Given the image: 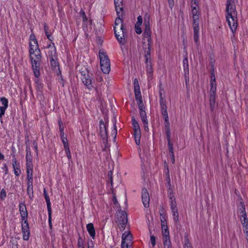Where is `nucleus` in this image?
I'll return each instance as SVG.
<instances>
[{
    "mask_svg": "<svg viewBox=\"0 0 248 248\" xmlns=\"http://www.w3.org/2000/svg\"><path fill=\"white\" fill-rule=\"evenodd\" d=\"M30 59L34 75L36 78L40 76V66L42 61V55L39 48L38 42L33 34L30 36Z\"/></svg>",
    "mask_w": 248,
    "mask_h": 248,
    "instance_id": "obj_1",
    "label": "nucleus"
},
{
    "mask_svg": "<svg viewBox=\"0 0 248 248\" xmlns=\"http://www.w3.org/2000/svg\"><path fill=\"white\" fill-rule=\"evenodd\" d=\"M144 26L143 41H144V42L143 43L145 44V46H147V47H144L145 49H147L145 50L146 52L145 55L146 72L148 77H151L153 72L150 56V51L152 41L151 37V31L150 28V17L148 15H145L144 17Z\"/></svg>",
    "mask_w": 248,
    "mask_h": 248,
    "instance_id": "obj_2",
    "label": "nucleus"
},
{
    "mask_svg": "<svg viewBox=\"0 0 248 248\" xmlns=\"http://www.w3.org/2000/svg\"><path fill=\"white\" fill-rule=\"evenodd\" d=\"M123 0H114L115 7L118 17L116 19L113 27L115 37L118 41L121 44L124 43L125 31L123 24V20L120 16L123 14Z\"/></svg>",
    "mask_w": 248,
    "mask_h": 248,
    "instance_id": "obj_3",
    "label": "nucleus"
},
{
    "mask_svg": "<svg viewBox=\"0 0 248 248\" xmlns=\"http://www.w3.org/2000/svg\"><path fill=\"white\" fill-rule=\"evenodd\" d=\"M226 19L232 31L234 33L238 26L237 11L234 0H227L226 3Z\"/></svg>",
    "mask_w": 248,
    "mask_h": 248,
    "instance_id": "obj_4",
    "label": "nucleus"
},
{
    "mask_svg": "<svg viewBox=\"0 0 248 248\" xmlns=\"http://www.w3.org/2000/svg\"><path fill=\"white\" fill-rule=\"evenodd\" d=\"M99 58L101 70L104 73L108 74L110 70V63L106 53L99 51Z\"/></svg>",
    "mask_w": 248,
    "mask_h": 248,
    "instance_id": "obj_5",
    "label": "nucleus"
},
{
    "mask_svg": "<svg viewBox=\"0 0 248 248\" xmlns=\"http://www.w3.org/2000/svg\"><path fill=\"white\" fill-rule=\"evenodd\" d=\"M119 208L116 213L117 220L116 222L121 225L120 226V230L124 231L125 228V225L127 222V215L125 211L121 210L119 205Z\"/></svg>",
    "mask_w": 248,
    "mask_h": 248,
    "instance_id": "obj_6",
    "label": "nucleus"
},
{
    "mask_svg": "<svg viewBox=\"0 0 248 248\" xmlns=\"http://www.w3.org/2000/svg\"><path fill=\"white\" fill-rule=\"evenodd\" d=\"M132 238L130 232H125L122 236V248H132Z\"/></svg>",
    "mask_w": 248,
    "mask_h": 248,
    "instance_id": "obj_7",
    "label": "nucleus"
},
{
    "mask_svg": "<svg viewBox=\"0 0 248 248\" xmlns=\"http://www.w3.org/2000/svg\"><path fill=\"white\" fill-rule=\"evenodd\" d=\"M141 199L144 206L146 208L148 207L149 206L150 197L147 189L145 187L142 190Z\"/></svg>",
    "mask_w": 248,
    "mask_h": 248,
    "instance_id": "obj_8",
    "label": "nucleus"
},
{
    "mask_svg": "<svg viewBox=\"0 0 248 248\" xmlns=\"http://www.w3.org/2000/svg\"><path fill=\"white\" fill-rule=\"evenodd\" d=\"M82 77L81 78L83 83L89 89H91L93 87L92 85V78L88 73L87 74H81Z\"/></svg>",
    "mask_w": 248,
    "mask_h": 248,
    "instance_id": "obj_9",
    "label": "nucleus"
},
{
    "mask_svg": "<svg viewBox=\"0 0 248 248\" xmlns=\"http://www.w3.org/2000/svg\"><path fill=\"white\" fill-rule=\"evenodd\" d=\"M12 166L14 169V174L16 176H19L21 174L20 164L17 162L15 155L12 159Z\"/></svg>",
    "mask_w": 248,
    "mask_h": 248,
    "instance_id": "obj_10",
    "label": "nucleus"
},
{
    "mask_svg": "<svg viewBox=\"0 0 248 248\" xmlns=\"http://www.w3.org/2000/svg\"><path fill=\"white\" fill-rule=\"evenodd\" d=\"M19 212L22 220L27 219L28 213L25 203L21 202L19 204Z\"/></svg>",
    "mask_w": 248,
    "mask_h": 248,
    "instance_id": "obj_11",
    "label": "nucleus"
},
{
    "mask_svg": "<svg viewBox=\"0 0 248 248\" xmlns=\"http://www.w3.org/2000/svg\"><path fill=\"white\" fill-rule=\"evenodd\" d=\"M142 23V17L139 16L137 17V21L135 25V31L137 34H140L142 32V30L140 27Z\"/></svg>",
    "mask_w": 248,
    "mask_h": 248,
    "instance_id": "obj_12",
    "label": "nucleus"
},
{
    "mask_svg": "<svg viewBox=\"0 0 248 248\" xmlns=\"http://www.w3.org/2000/svg\"><path fill=\"white\" fill-rule=\"evenodd\" d=\"M141 121L144 125V130L145 131L148 132L149 130L148 127V122L147 119L146 114L145 112H142L140 114Z\"/></svg>",
    "mask_w": 248,
    "mask_h": 248,
    "instance_id": "obj_13",
    "label": "nucleus"
},
{
    "mask_svg": "<svg viewBox=\"0 0 248 248\" xmlns=\"http://www.w3.org/2000/svg\"><path fill=\"white\" fill-rule=\"evenodd\" d=\"M100 133L101 137L103 139H107L108 137L107 128L105 124L102 122L100 123Z\"/></svg>",
    "mask_w": 248,
    "mask_h": 248,
    "instance_id": "obj_14",
    "label": "nucleus"
},
{
    "mask_svg": "<svg viewBox=\"0 0 248 248\" xmlns=\"http://www.w3.org/2000/svg\"><path fill=\"white\" fill-rule=\"evenodd\" d=\"M86 227L89 234L93 239H94L95 235V231L93 224L92 223H90L87 225Z\"/></svg>",
    "mask_w": 248,
    "mask_h": 248,
    "instance_id": "obj_15",
    "label": "nucleus"
},
{
    "mask_svg": "<svg viewBox=\"0 0 248 248\" xmlns=\"http://www.w3.org/2000/svg\"><path fill=\"white\" fill-rule=\"evenodd\" d=\"M134 136L136 144L139 145L140 144V139L141 137V132L140 128L134 129Z\"/></svg>",
    "mask_w": 248,
    "mask_h": 248,
    "instance_id": "obj_16",
    "label": "nucleus"
},
{
    "mask_svg": "<svg viewBox=\"0 0 248 248\" xmlns=\"http://www.w3.org/2000/svg\"><path fill=\"white\" fill-rule=\"evenodd\" d=\"M26 164H32V155H31V151L30 147H26Z\"/></svg>",
    "mask_w": 248,
    "mask_h": 248,
    "instance_id": "obj_17",
    "label": "nucleus"
},
{
    "mask_svg": "<svg viewBox=\"0 0 248 248\" xmlns=\"http://www.w3.org/2000/svg\"><path fill=\"white\" fill-rule=\"evenodd\" d=\"M44 31L45 32V34L46 36L47 39L49 41H52L53 40L54 38L52 36V33L49 30L48 26L45 23L44 24Z\"/></svg>",
    "mask_w": 248,
    "mask_h": 248,
    "instance_id": "obj_18",
    "label": "nucleus"
},
{
    "mask_svg": "<svg viewBox=\"0 0 248 248\" xmlns=\"http://www.w3.org/2000/svg\"><path fill=\"white\" fill-rule=\"evenodd\" d=\"M160 94V105L161 107V111L167 110V107L166 105V101L163 99L161 91L159 92Z\"/></svg>",
    "mask_w": 248,
    "mask_h": 248,
    "instance_id": "obj_19",
    "label": "nucleus"
},
{
    "mask_svg": "<svg viewBox=\"0 0 248 248\" xmlns=\"http://www.w3.org/2000/svg\"><path fill=\"white\" fill-rule=\"evenodd\" d=\"M183 67L185 76L189 75L188 61L187 57H185L183 60Z\"/></svg>",
    "mask_w": 248,
    "mask_h": 248,
    "instance_id": "obj_20",
    "label": "nucleus"
},
{
    "mask_svg": "<svg viewBox=\"0 0 248 248\" xmlns=\"http://www.w3.org/2000/svg\"><path fill=\"white\" fill-rule=\"evenodd\" d=\"M21 229L22 233H24V232H30L29 225L27 219L22 220Z\"/></svg>",
    "mask_w": 248,
    "mask_h": 248,
    "instance_id": "obj_21",
    "label": "nucleus"
},
{
    "mask_svg": "<svg viewBox=\"0 0 248 248\" xmlns=\"http://www.w3.org/2000/svg\"><path fill=\"white\" fill-rule=\"evenodd\" d=\"M26 172L27 177H30L32 176L33 172V164H26Z\"/></svg>",
    "mask_w": 248,
    "mask_h": 248,
    "instance_id": "obj_22",
    "label": "nucleus"
},
{
    "mask_svg": "<svg viewBox=\"0 0 248 248\" xmlns=\"http://www.w3.org/2000/svg\"><path fill=\"white\" fill-rule=\"evenodd\" d=\"M44 195L46 202L47 210L51 209L50 199L45 188H44Z\"/></svg>",
    "mask_w": 248,
    "mask_h": 248,
    "instance_id": "obj_23",
    "label": "nucleus"
},
{
    "mask_svg": "<svg viewBox=\"0 0 248 248\" xmlns=\"http://www.w3.org/2000/svg\"><path fill=\"white\" fill-rule=\"evenodd\" d=\"M191 15L193 21H197L199 20L200 12L199 9L191 10Z\"/></svg>",
    "mask_w": 248,
    "mask_h": 248,
    "instance_id": "obj_24",
    "label": "nucleus"
},
{
    "mask_svg": "<svg viewBox=\"0 0 248 248\" xmlns=\"http://www.w3.org/2000/svg\"><path fill=\"white\" fill-rule=\"evenodd\" d=\"M164 248H172L171 243L170 237L165 238L163 240Z\"/></svg>",
    "mask_w": 248,
    "mask_h": 248,
    "instance_id": "obj_25",
    "label": "nucleus"
},
{
    "mask_svg": "<svg viewBox=\"0 0 248 248\" xmlns=\"http://www.w3.org/2000/svg\"><path fill=\"white\" fill-rule=\"evenodd\" d=\"M49 51L48 52V55L49 58H51L52 61H53V57H56L57 51L56 47H52V48L49 49Z\"/></svg>",
    "mask_w": 248,
    "mask_h": 248,
    "instance_id": "obj_26",
    "label": "nucleus"
},
{
    "mask_svg": "<svg viewBox=\"0 0 248 248\" xmlns=\"http://www.w3.org/2000/svg\"><path fill=\"white\" fill-rule=\"evenodd\" d=\"M162 115H163L166 126H169L170 125V123L169 121V116L168 114L167 110L161 111Z\"/></svg>",
    "mask_w": 248,
    "mask_h": 248,
    "instance_id": "obj_27",
    "label": "nucleus"
},
{
    "mask_svg": "<svg viewBox=\"0 0 248 248\" xmlns=\"http://www.w3.org/2000/svg\"><path fill=\"white\" fill-rule=\"evenodd\" d=\"M216 95H210V106L212 110L214 109L215 106Z\"/></svg>",
    "mask_w": 248,
    "mask_h": 248,
    "instance_id": "obj_28",
    "label": "nucleus"
},
{
    "mask_svg": "<svg viewBox=\"0 0 248 248\" xmlns=\"http://www.w3.org/2000/svg\"><path fill=\"white\" fill-rule=\"evenodd\" d=\"M240 220L243 227L248 226V218L247 215L240 216Z\"/></svg>",
    "mask_w": 248,
    "mask_h": 248,
    "instance_id": "obj_29",
    "label": "nucleus"
},
{
    "mask_svg": "<svg viewBox=\"0 0 248 248\" xmlns=\"http://www.w3.org/2000/svg\"><path fill=\"white\" fill-rule=\"evenodd\" d=\"M193 27L194 33H199V20L193 21Z\"/></svg>",
    "mask_w": 248,
    "mask_h": 248,
    "instance_id": "obj_30",
    "label": "nucleus"
},
{
    "mask_svg": "<svg viewBox=\"0 0 248 248\" xmlns=\"http://www.w3.org/2000/svg\"><path fill=\"white\" fill-rule=\"evenodd\" d=\"M210 95H216L217 86L216 83H210Z\"/></svg>",
    "mask_w": 248,
    "mask_h": 248,
    "instance_id": "obj_31",
    "label": "nucleus"
},
{
    "mask_svg": "<svg viewBox=\"0 0 248 248\" xmlns=\"http://www.w3.org/2000/svg\"><path fill=\"white\" fill-rule=\"evenodd\" d=\"M162 230L163 240H164L166 237L167 238L170 237L169 232V229H168V226L167 227V228H166V227L162 228Z\"/></svg>",
    "mask_w": 248,
    "mask_h": 248,
    "instance_id": "obj_32",
    "label": "nucleus"
},
{
    "mask_svg": "<svg viewBox=\"0 0 248 248\" xmlns=\"http://www.w3.org/2000/svg\"><path fill=\"white\" fill-rule=\"evenodd\" d=\"M112 172L111 170L108 171L107 175V183L108 185H110L112 186L113 185L112 182Z\"/></svg>",
    "mask_w": 248,
    "mask_h": 248,
    "instance_id": "obj_33",
    "label": "nucleus"
},
{
    "mask_svg": "<svg viewBox=\"0 0 248 248\" xmlns=\"http://www.w3.org/2000/svg\"><path fill=\"white\" fill-rule=\"evenodd\" d=\"M137 103L139 105V108L140 109V113H141L142 112H145L144 110V107L142 103L141 98L140 97L139 98V100H137Z\"/></svg>",
    "mask_w": 248,
    "mask_h": 248,
    "instance_id": "obj_34",
    "label": "nucleus"
},
{
    "mask_svg": "<svg viewBox=\"0 0 248 248\" xmlns=\"http://www.w3.org/2000/svg\"><path fill=\"white\" fill-rule=\"evenodd\" d=\"M173 219L175 224L179 222V213L178 210L172 211Z\"/></svg>",
    "mask_w": 248,
    "mask_h": 248,
    "instance_id": "obj_35",
    "label": "nucleus"
},
{
    "mask_svg": "<svg viewBox=\"0 0 248 248\" xmlns=\"http://www.w3.org/2000/svg\"><path fill=\"white\" fill-rule=\"evenodd\" d=\"M172 191H173V190L172 189V187H169V188L168 189V196L169 197L170 201H174L175 200V198L174 197V196L173 195Z\"/></svg>",
    "mask_w": 248,
    "mask_h": 248,
    "instance_id": "obj_36",
    "label": "nucleus"
},
{
    "mask_svg": "<svg viewBox=\"0 0 248 248\" xmlns=\"http://www.w3.org/2000/svg\"><path fill=\"white\" fill-rule=\"evenodd\" d=\"M191 10L199 9L198 0H192L191 4Z\"/></svg>",
    "mask_w": 248,
    "mask_h": 248,
    "instance_id": "obj_37",
    "label": "nucleus"
},
{
    "mask_svg": "<svg viewBox=\"0 0 248 248\" xmlns=\"http://www.w3.org/2000/svg\"><path fill=\"white\" fill-rule=\"evenodd\" d=\"M0 101L3 105L2 107L7 108L8 106V100L4 97H2L0 98Z\"/></svg>",
    "mask_w": 248,
    "mask_h": 248,
    "instance_id": "obj_38",
    "label": "nucleus"
},
{
    "mask_svg": "<svg viewBox=\"0 0 248 248\" xmlns=\"http://www.w3.org/2000/svg\"><path fill=\"white\" fill-rule=\"evenodd\" d=\"M185 246L184 248H191V244L189 242L188 236L185 235L184 237Z\"/></svg>",
    "mask_w": 248,
    "mask_h": 248,
    "instance_id": "obj_39",
    "label": "nucleus"
},
{
    "mask_svg": "<svg viewBox=\"0 0 248 248\" xmlns=\"http://www.w3.org/2000/svg\"><path fill=\"white\" fill-rule=\"evenodd\" d=\"M78 248H84L83 240L79 233H78Z\"/></svg>",
    "mask_w": 248,
    "mask_h": 248,
    "instance_id": "obj_40",
    "label": "nucleus"
},
{
    "mask_svg": "<svg viewBox=\"0 0 248 248\" xmlns=\"http://www.w3.org/2000/svg\"><path fill=\"white\" fill-rule=\"evenodd\" d=\"M48 211V224L49 227L50 229L52 228V210L51 209L47 210Z\"/></svg>",
    "mask_w": 248,
    "mask_h": 248,
    "instance_id": "obj_41",
    "label": "nucleus"
},
{
    "mask_svg": "<svg viewBox=\"0 0 248 248\" xmlns=\"http://www.w3.org/2000/svg\"><path fill=\"white\" fill-rule=\"evenodd\" d=\"M161 216V227L167 228V223L166 219L165 218V216H163L162 214L160 215Z\"/></svg>",
    "mask_w": 248,
    "mask_h": 248,
    "instance_id": "obj_42",
    "label": "nucleus"
},
{
    "mask_svg": "<svg viewBox=\"0 0 248 248\" xmlns=\"http://www.w3.org/2000/svg\"><path fill=\"white\" fill-rule=\"evenodd\" d=\"M64 148L65 154L66 155L67 158H68L69 160H71L72 158V156H71V155L70 153V151L69 146L64 147Z\"/></svg>",
    "mask_w": 248,
    "mask_h": 248,
    "instance_id": "obj_43",
    "label": "nucleus"
},
{
    "mask_svg": "<svg viewBox=\"0 0 248 248\" xmlns=\"http://www.w3.org/2000/svg\"><path fill=\"white\" fill-rule=\"evenodd\" d=\"M170 208H171V211L178 210L177 208V204H176V200L174 201V202H173V201H170Z\"/></svg>",
    "mask_w": 248,
    "mask_h": 248,
    "instance_id": "obj_44",
    "label": "nucleus"
},
{
    "mask_svg": "<svg viewBox=\"0 0 248 248\" xmlns=\"http://www.w3.org/2000/svg\"><path fill=\"white\" fill-rule=\"evenodd\" d=\"M132 125H133L134 129L140 128L138 122L136 121V120L134 118H132Z\"/></svg>",
    "mask_w": 248,
    "mask_h": 248,
    "instance_id": "obj_45",
    "label": "nucleus"
},
{
    "mask_svg": "<svg viewBox=\"0 0 248 248\" xmlns=\"http://www.w3.org/2000/svg\"><path fill=\"white\" fill-rule=\"evenodd\" d=\"M134 92H135V97L137 99V100H139V98H140V97L141 98L140 89H139L138 90L135 89Z\"/></svg>",
    "mask_w": 248,
    "mask_h": 248,
    "instance_id": "obj_46",
    "label": "nucleus"
},
{
    "mask_svg": "<svg viewBox=\"0 0 248 248\" xmlns=\"http://www.w3.org/2000/svg\"><path fill=\"white\" fill-rule=\"evenodd\" d=\"M80 16L82 18V20H83V22L86 23L87 21V18L86 17L85 12L81 10L80 12Z\"/></svg>",
    "mask_w": 248,
    "mask_h": 248,
    "instance_id": "obj_47",
    "label": "nucleus"
},
{
    "mask_svg": "<svg viewBox=\"0 0 248 248\" xmlns=\"http://www.w3.org/2000/svg\"><path fill=\"white\" fill-rule=\"evenodd\" d=\"M6 196V191L4 189H2L0 193V199L1 201L4 200Z\"/></svg>",
    "mask_w": 248,
    "mask_h": 248,
    "instance_id": "obj_48",
    "label": "nucleus"
},
{
    "mask_svg": "<svg viewBox=\"0 0 248 248\" xmlns=\"http://www.w3.org/2000/svg\"><path fill=\"white\" fill-rule=\"evenodd\" d=\"M27 193L31 198L33 197V187H27Z\"/></svg>",
    "mask_w": 248,
    "mask_h": 248,
    "instance_id": "obj_49",
    "label": "nucleus"
},
{
    "mask_svg": "<svg viewBox=\"0 0 248 248\" xmlns=\"http://www.w3.org/2000/svg\"><path fill=\"white\" fill-rule=\"evenodd\" d=\"M61 139H62L63 145V147H66V146H69L68 143V140L66 138V136L62 137Z\"/></svg>",
    "mask_w": 248,
    "mask_h": 248,
    "instance_id": "obj_50",
    "label": "nucleus"
},
{
    "mask_svg": "<svg viewBox=\"0 0 248 248\" xmlns=\"http://www.w3.org/2000/svg\"><path fill=\"white\" fill-rule=\"evenodd\" d=\"M25 233H22L23 234V239L24 240H26V241H27L29 239V237H30V232H24Z\"/></svg>",
    "mask_w": 248,
    "mask_h": 248,
    "instance_id": "obj_51",
    "label": "nucleus"
},
{
    "mask_svg": "<svg viewBox=\"0 0 248 248\" xmlns=\"http://www.w3.org/2000/svg\"><path fill=\"white\" fill-rule=\"evenodd\" d=\"M239 212L240 214V216L246 215H247L246 212L245 206V207H241L239 209Z\"/></svg>",
    "mask_w": 248,
    "mask_h": 248,
    "instance_id": "obj_52",
    "label": "nucleus"
},
{
    "mask_svg": "<svg viewBox=\"0 0 248 248\" xmlns=\"http://www.w3.org/2000/svg\"><path fill=\"white\" fill-rule=\"evenodd\" d=\"M134 90L135 89L138 90L139 89H140V86L139 84V81L137 78H135L134 80Z\"/></svg>",
    "mask_w": 248,
    "mask_h": 248,
    "instance_id": "obj_53",
    "label": "nucleus"
},
{
    "mask_svg": "<svg viewBox=\"0 0 248 248\" xmlns=\"http://www.w3.org/2000/svg\"><path fill=\"white\" fill-rule=\"evenodd\" d=\"M210 83H216L215 75L213 72L211 73Z\"/></svg>",
    "mask_w": 248,
    "mask_h": 248,
    "instance_id": "obj_54",
    "label": "nucleus"
},
{
    "mask_svg": "<svg viewBox=\"0 0 248 248\" xmlns=\"http://www.w3.org/2000/svg\"><path fill=\"white\" fill-rule=\"evenodd\" d=\"M139 155H140V156L141 158V161L143 162V161H146V159H148V150H147V152H146V155H145V157L144 156H142L140 153H139Z\"/></svg>",
    "mask_w": 248,
    "mask_h": 248,
    "instance_id": "obj_55",
    "label": "nucleus"
},
{
    "mask_svg": "<svg viewBox=\"0 0 248 248\" xmlns=\"http://www.w3.org/2000/svg\"><path fill=\"white\" fill-rule=\"evenodd\" d=\"M27 185H28V186H32V181H33L32 176L31 177V178L30 177H27Z\"/></svg>",
    "mask_w": 248,
    "mask_h": 248,
    "instance_id": "obj_56",
    "label": "nucleus"
},
{
    "mask_svg": "<svg viewBox=\"0 0 248 248\" xmlns=\"http://www.w3.org/2000/svg\"><path fill=\"white\" fill-rule=\"evenodd\" d=\"M150 240L153 247H154L155 245V237L154 235L151 236Z\"/></svg>",
    "mask_w": 248,
    "mask_h": 248,
    "instance_id": "obj_57",
    "label": "nucleus"
},
{
    "mask_svg": "<svg viewBox=\"0 0 248 248\" xmlns=\"http://www.w3.org/2000/svg\"><path fill=\"white\" fill-rule=\"evenodd\" d=\"M33 148L35 150V151L36 153V154L37 155L38 154V144H37V143L36 141H34L33 142Z\"/></svg>",
    "mask_w": 248,
    "mask_h": 248,
    "instance_id": "obj_58",
    "label": "nucleus"
},
{
    "mask_svg": "<svg viewBox=\"0 0 248 248\" xmlns=\"http://www.w3.org/2000/svg\"><path fill=\"white\" fill-rule=\"evenodd\" d=\"M55 57H53V61H52V59L51 58H49L50 59V63L53 66H56L57 64V62L55 60Z\"/></svg>",
    "mask_w": 248,
    "mask_h": 248,
    "instance_id": "obj_59",
    "label": "nucleus"
},
{
    "mask_svg": "<svg viewBox=\"0 0 248 248\" xmlns=\"http://www.w3.org/2000/svg\"><path fill=\"white\" fill-rule=\"evenodd\" d=\"M112 201L115 205L119 204L118 201L117 200V199H116V197L114 194H113V196Z\"/></svg>",
    "mask_w": 248,
    "mask_h": 248,
    "instance_id": "obj_60",
    "label": "nucleus"
},
{
    "mask_svg": "<svg viewBox=\"0 0 248 248\" xmlns=\"http://www.w3.org/2000/svg\"><path fill=\"white\" fill-rule=\"evenodd\" d=\"M51 42L47 45L46 48L50 49V48H52V47H56V46H55L54 43L53 42H52V41H51Z\"/></svg>",
    "mask_w": 248,
    "mask_h": 248,
    "instance_id": "obj_61",
    "label": "nucleus"
},
{
    "mask_svg": "<svg viewBox=\"0 0 248 248\" xmlns=\"http://www.w3.org/2000/svg\"><path fill=\"white\" fill-rule=\"evenodd\" d=\"M194 40L196 43L199 40V33H194Z\"/></svg>",
    "mask_w": 248,
    "mask_h": 248,
    "instance_id": "obj_62",
    "label": "nucleus"
},
{
    "mask_svg": "<svg viewBox=\"0 0 248 248\" xmlns=\"http://www.w3.org/2000/svg\"><path fill=\"white\" fill-rule=\"evenodd\" d=\"M240 201L239 202V206L242 207H245V203L241 197H240Z\"/></svg>",
    "mask_w": 248,
    "mask_h": 248,
    "instance_id": "obj_63",
    "label": "nucleus"
},
{
    "mask_svg": "<svg viewBox=\"0 0 248 248\" xmlns=\"http://www.w3.org/2000/svg\"><path fill=\"white\" fill-rule=\"evenodd\" d=\"M6 108H7L2 107H0V112H1V114H4Z\"/></svg>",
    "mask_w": 248,
    "mask_h": 248,
    "instance_id": "obj_64",
    "label": "nucleus"
}]
</instances>
